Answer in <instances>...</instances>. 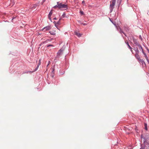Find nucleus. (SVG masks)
<instances>
[{"label":"nucleus","instance_id":"nucleus-14","mask_svg":"<svg viewBox=\"0 0 149 149\" xmlns=\"http://www.w3.org/2000/svg\"><path fill=\"white\" fill-rule=\"evenodd\" d=\"M144 126H145V129L146 130H148V128L147 127V124L146 123H144Z\"/></svg>","mask_w":149,"mask_h":149},{"label":"nucleus","instance_id":"nucleus-17","mask_svg":"<svg viewBox=\"0 0 149 149\" xmlns=\"http://www.w3.org/2000/svg\"><path fill=\"white\" fill-rule=\"evenodd\" d=\"M52 10H51V11L49 12V14L48 15V17H51L52 15Z\"/></svg>","mask_w":149,"mask_h":149},{"label":"nucleus","instance_id":"nucleus-5","mask_svg":"<svg viewBox=\"0 0 149 149\" xmlns=\"http://www.w3.org/2000/svg\"><path fill=\"white\" fill-rule=\"evenodd\" d=\"M132 38L133 41L134 42V44L135 45V46H139L140 45L139 43L138 42H137V40L136 39H135L134 37L132 36Z\"/></svg>","mask_w":149,"mask_h":149},{"label":"nucleus","instance_id":"nucleus-23","mask_svg":"<svg viewBox=\"0 0 149 149\" xmlns=\"http://www.w3.org/2000/svg\"><path fill=\"white\" fill-rule=\"evenodd\" d=\"M141 62L142 63V64L143 65V64H144L145 65H146L145 62L143 60H142L141 61Z\"/></svg>","mask_w":149,"mask_h":149},{"label":"nucleus","instance_id":"nucleus-15","mask_svg":"<svg viewBox=\"0 0 149 149\" xmlns=\"http://www.w3.org/2000/svg\"><path fill=\"white\" fill-rule=\"evenodd\" d=\"M49 32L52 35H55L56 34L55 32V31H50Z\"/></svg>","mask_w":149,"mask_h":149},{"label":"nucleus","instance_id":"nucleus-43","mask_svg":"<svg viewBox=\"0 0 149 149\" xmlns=\"http://www.w3.org/2000/svg\"><path fill=\"white\" fill-rule=\"evenodd\" d=\"M45 1V0H43V2H44Z\"/></svg>","mask_w":149,"mask_h":149},{"label":"nucleus","instance_id":"nucleus-31","mask_svg":"<svg viewBox=\"0 0 149 149\" xmlns=\"http://www.w3.org/2000/svg\"><path fill=\"white\" fill-rule=\"evenodd\" d=\"M52 39H51V40H49V39H47V41L48 42V41H51V40Z\"/></svg>","mask_w":149,"mask_h":149},{"label":"nucleus","instance_id":"nucleus-6","mask_svg":"<svg viewBox=\"0 0 149 149\" xmlns=\"http://www.w3.org/2000/svg\"><path fill=\"white\" fill-rule=\"evenodd\" d=\"M51 26H48L43 28L42 29V31H45L50 30L51 29Z\"/></svg>","mask_w":149,"mask_h":149},{"label":"nucleus","instance_id":"nucleus-28","mask_svg":"<svg viewBox=\"0 0 149 149\" xmlns=\"http://www.w3.org/2000/svg\"><path fill=\"white\" fill-rule=\"evenodd\" d=\"M142 52L143 54L144 55L145 57L147 56L146 54L144 52Z\"/></svg>","mask_w":149,"mask_h":149},{"label":"nucleus","instance_id":"nucleus-29","mask_svg":"<svg viewBox=\"0 0 149 149\" xmlns=\"http://www.w3.org/2000/svg\"><path fill=\"white\" fill-rule=\"evenodd\" d=\"M48 17V18L52 22V19L51 18V17Z\"/></svg>","mask_w":149,"mask_h":149},{"label":"nucleus","instance_id":"nucleus-2","mask_svg":"<svg viewBox=\"0 0 149 149\" xmlns=\"http://www.w3.org/2000/svg\"><path fill=\"white\" fill-rule=\"evenodd\" d=\"M116 0H112L111 2H110L111 3L110 5L109 9L110 10V13H111L114 8V6L115 5Z\"/></svg>","mask_w":149,"mask_h":149},{"label":"nucleus","instance_id":"nucleus-8","mask_svg":"<svg viewBox=\"0 0 149 149\" xmlns=\"http://www.w3.org/2000/svg\"><path fill=\"white\" fill-rule=\"evenodd\" d=\"M41 61V59H40L39 60V63H38L36 67V68L33 71H32V72H35V71H36L38 70V67H39V66L40 65V64Z\"/></svg>","mask_w":149,"mask_h":149},{"label":"nucleus","instance_id":"nucleus-30","mask_svg":"<svg viewBox=\"0 0 149 149\" xmlns=\"http://www.w3.org/2000/svg\"><path fill=\"white\" fill-rule=\"evenodd\" d=\"M129 49H130L132 53V48L131 47V48Z\"/></svg>","mask_w":149,"mask_h":149},{"label":"nucleus","instance_id":"nucleus-20","mask_svg":"<svg viewBox=\"0 0 149 149\" xmlns=\"http://www.w3.org/2000/svg\"><path fill=\"white\" fill-rule=\"evenodd\" d=\"M135 56L136 58L140 57L139 55V53L135 54Z\"/></svg>","mask_w":149,"mask_h":149},{"label":"nucleus","instance_id":"nucleus-32","mask_svg":"<svg viewBox=\"0 0 149 149\" xmlns=\"http://www.w3.org/2000/svg\"><path fill=\"white\" fill-rule=\"evenodd\" d=\"M15 17H12V20L13 21V20L15 19ZM12 22H13V21H12Z\"/></svg>","mask_w":149,"mask_h":149},{"label":"nucleus","instance_id":"nucleus-27","mask_svg":"<svg viewBox=\"0 0 149 149\" xmlns=\"http://www.w3.org/2000/svg\"><path fill=\"white\" fill-rule=\"evenodd\" d=\"M138 60V61H141L142 60H141L140 58V57L139 58H137Z\"/></svg>","mask_w":149,"mask_h":149},{"label":"nucleus","instance_id":"nucleus-19","mask_svg":"<svg viewBox=\"0 0 149 149\" xmlns=\"http://www.w3.org/2000/svg\"><path fill=\"white\" fill-rule=\"evenodd\" d=\"M109 20L110 21L115 25H116V23L115 22H114L113 21H112V19L111 18H109Z\"/></svg>","mask_w":149,"mask_h":149},{"label":"nucleus","instance_id":"nucleus-37","mask_svg":"<svg viewBox=\"0 0 149 149\" xmlns=\"http://www.w3.org/2000/svg\"><path fill=\"white\" fill-rule=\"evenodd\" d=\"M82 3H85V1H82Z\"/></svg>","mask_w":149,"mask_h":149},{"label":"nucleus","instance_id":"nucleus-16","mask_svg":"<svg viewBox=\"0 0 149 149\" xmlns=\"http://www.w3.org/2000/svg\"><path fill=\"white\" fill-rule=\"evenodd\" d=\"M119 33H120V34H121L122 33H124V31L122 30V29L120 28H119Z\"/></svg>","mask_w":149,"mask_h":149},{"label":"nucleus","instance_id":"nucleus-7","mask_svg":"<svg viewBox=\"0 0 149 149\" xmlns=\"http://www.w3.org/2000/svg\"><path fill=\"white\" fill-rule=\"evenodd\" d=\"M61 18H60L59 19L58 21L56 23H55V27L58 30H59V29L58 28V25H60V21L61 20Z\"/></svg>","mask_w":149,"mask_h":149},{"label":"nucleus","instance_id":"nucleus-12","mask_svg":"<svg viewBox=\"0 0 149 149\" xmlns=\"http://www.w3.org/2000/svg\"><path fill=\"white\" fill-rule=\"evenodd\" d=\"M74 33L75 34L79 37H80L81 36V34L80 33H79L76 32H75Z\"/></svg>","mask_w":149,"mask_h":149},{"label":"nucleus","instance_id":"nucleus-21","mask_svg":"<svg viewBox=\"0 0 149 149\" xmlns=\"http://www.w3.org/2000/svg\"><path fill=\"white\" fill-rule=\"evenodd\" d=\"M79 23L83 24L84 25H86V23H81V21H78Z\"/></svg>","mask_w":149,"mask_h":149},{"label":"nucleus","instance_id":"nucleus-35","mask_svg":"<svg viewBox=\"0 0 149 149\" xmlns=\"http://www.w3.org/2000/svg\"><path fill=\"white\" fill-rule=\"evenodd\" d=\"M147 61L148 62V63H149V60L148 59H147Z\"/></svg>","mask_w":149,"mask_h":149},{"label":"nucleus","instance_id":"nucleus-11","mask_svg":"<svg viewBox=\"0 0 149 149\" xmlns=\"http://www.w3.org/2000/svg\"><path fill=\"white\" fill-rule=\"evenodd\" d=\"M133 49L134 50V51H135V53L136 54L137 53H139V51L138 50V49L137 47L135 48L134 47Z\"/></svg>","mask_w":149,"mask_h":149},{"label":"nucleus","instance_id":"nucleus-9","mask_svg":"<svg viewBox=\"0 0 149 149\" xmlns=\"http://www.w3.org/2000/svg\"><path fill=\"white\" fill-rule=\"evenodd\" d=\"M123 29L126 32H128L129 30V28L127 26H124L123 27Z\"/></svg>","mask_w":149,"mask_h":149},{"label":"nucleus","instance_id":"nucleus-26","mask_svg":"<svg viewBox=\"0 0 149 149\" xmlns=\"http://www.w3.org/2000/svg\"><path fill=\"white\" fill-rule=\"evenodd\" d=\"M65 13H63L62 16V17L64 18L65 17Z\"/></svg>","mask_w":149,"mask_h":149},{"label":"nucleus","instance_id":"nucleus-24","mask_svg":"<svg viewBox=\"0 0 149 149\" xmlns=\"http://www.w3.org/2000/svg\"><path fill=\"white\" fill-rule=\"evenodd\" d=\"M54 45H51V44H49V45H47V47H54Z\"/></svg>","mask_w":149,"mask_h":149},{"label":"nucleus","instance_id":"nucleus-10","mask_svg":"<svg viewBox=\"0 0 149 149\" xmlns=\"http://www.w3.org/2000/svg\"><path fill=\"white\" fill-rule=\"evenodd\" d=\"M38 5V4H33L31 6V8L32 9H34L36 8V7Z\"/></svg>","mask_w":149,"mask_h":149},{"label":"nucleus","instance_id":"nucleus-40","mask_svg":"<svg viewBox=\"0 0 149 149\" xmlns=\"http://www.w3.org/2000/svg\"><path fill=\"white\" fill-rule=\"evenodd\" d=\"M121 36H122V37L123 38H124V36H123V35L122 34H121Z\"/></svg>","mask_w":149,"mask_h":149},{"label":"nucleus","instance_id":"nucleus-36","mask_svg":"<svg viewBox=\"0 0 149 149\" xmlns=\"http://www.w3.org/2000/svg\"><path fill=\"white\" fill-rule=\"evenodd\" d=\"M123 34L125 35V36H126V37L127 36L126 35L125 33H123Z\"/></svg>","mask_w":149,"mask_h":149},{"label":"nucleus","instance_id":"nucleus-41","mask_svg":"<svg viewBox=\"0 0 149 149\" xmlns=\"http://www.w3.org/2000/svg\"><path fill=\"white\" fill-rule=\"evenodd\" d=\"M53 23H54V24H55V23H56V22H55V21H54L53 22Z\"/></svg>","mask_w":149,"mask_h":149},{"label":"nucleus","instance_id":"nucleus-4","mask_svg":"<svg viewBox=\"0 0 149 149\" xmlns=\"http://www.w3.org/2000/svg\"><path fill=\"white\" fill-rule=\"evenodd\" d=\"M143 143L144 144L143 146H146V145H147L148 147H149V141L147 139L145 138H143Z\"/></svg>","mask_w":149,"mask_h":149},{"label":"nucleus","instance_id":"nucleus-45","mask_svg":"<svg viewBox=\"0 0 149 149\" xmlns=\"http://www.w3.org/2000/svg\"><path fill=\"white\" fill-rule=\"evenodd\" d=\"M142 137V135H141V137Z\"/></svg>","mask_w":149,"mask_h":149},{"label":"nucleus","instance_id":"nucleus-46","mask_svg":"<svg viewBox=\"0 0 149 149\" xmlns=\"http://www.w3.org/2000/svg\"><path fill=\"white\" fill-rule=\"evenodd\" d=\"M48 65H49V64H47V66H48Z\"/></svg>","mask_w":149,"mask_h":149},{"label":"nucleus","instance_id":"nucleus-3","mask_svg":"<svg viewBox=\"0 0 149 149\" xmlns=\"http://www.w3.org/2000/svg\"><path fill=\"white\" fill-rule=\"evenodd\" d=\"M65 46H63L60 49L57 53V56L56 58H58L59 57L60 55H61L63 53V52L65 49Z\"/></svg>","mask_w":149,"mask_h":149},{"label":"nucleus","instance_id":"nucleus-13","mask_svg":"<svg viewBox=\"0 0 149 149\" xmlns=\"http://www.w3.org/2000/svg\"><path fill=\"white\" fill-rule=\"evenodd\" d=\"M125 43L127 45V46H128V47L129 48H131V46L130 45H129V44L128 42L127 41H125Z\"/></svg>","mask_w":149,"mask_h":149},{"label":"nucleus","instance_id":"nucleus-33","mask_svg":"<svg viewBox=\"0 0 149 149\" xmlns=\"http://www.w3.org/2000/svg\"><path fill=\"white\" fill-rule=\"evenodd\" d=\"M145 58H146V60H147V59H148V57H147V56H145Z\"/></svg>","mask_w":149,"mask_h":149},{"label":"nucleus","instance_id":"nucleus-1","mask_svg":"<svg viewBox=\"0 0 149 149\" xmlns=\"http://www.w3.org/2000/svg\"><path fill=\"white\" fill-rule=\"evenodd\" d=\"M57 4L54 6L53 7L54 8H58L59 9L65 8V9H68V6L67 5L63 4L62 3H60L58 2L57 3Z\"/></svg>","mask_w":149,"mask_h":149},{"label":"nucleus","instance_id":"nucleus-42","mask_svg":"<svg viewBox=\"0 0 149 149\" xmlns=\"http://www.w3.org/2000/svg\"><path fill=\"white\" fill-rule=\"evenodd\" d=\"M54 69H53V70L52 71V72H54Z\"/></svg>","mask_w":149,"mask_h":149},{"label":"nucleus","instance_id":"nucleus-22","mask_svg":"<svg viewBox=\"0 0 149 149\" xmlns=\"http://www.w3.org/2000/svg\"><path fill=\"white\" fill-rule=\"evenodd\" d=\"M48 42L47 41V40H46L45 41H43V42H42V43H41V44H45V43H47Z\"/></svg>","mask_w":149,"mask_h":149},{"label":"nucleus","instance_id":"nucleus-39","mask_svg":"<svg viewBox=\"0 0 149 149\" xmlns=\"http://www.w3.org/2000/svg\"><path fill=\"white\" fill-rule=\"evenodd\" d=\"M147 49L148 51V53H149V49L148 48H147Z\"/></svg>","mask_w":149,"mask_h":149},{"label":"nucleus","instance_id":"nucleus-25","mask_svg":"<svg viewBox=\"0 0 149 149\" xmlns=\"http://www.w3.org/2000/svg\"><path fill=\"white\" fill-rule=\"evenodd\" d=\"M79 13L81 15H84V12L82 11H80L79 12Z\"/></svg>","mask_w":149,"mask_h":149},{"label":"nucleus","instance_id":"nucleus-44","mask_svg":"<svg viewBox=\"0 0 149 149\" xmlns=\"http://www.w3.org/2000/svg\"><path fill=\"white\" fill-rule=\"evenodd\" d=\"M148 149H149V147H148Z\"/></svg>","mask_w":149,"mask_h":149},{"label":"nucleus","instance_id":"nucleus-38","mask_svg":"<svg viewBox=\"0 0 149 149\" xmlns=\"http://www.w3.org/2000/svg\"><path fill=\"white\" fill-rule=\"evenodd\" d=\"M53 19L54 20H56L57 19V18L56 17H54V18Z\"/></svg>","mask_w":149,"mask_h":149},{"label":"nucleus","instance_id":"nucleus-34","mask_svg":"<svg viewBox=\"0 0 149 149\" xmlns=\"http://www.w3.org/2000/svg\"><path fill=\"white\" fill-rule=\"evenodd\" d=\"M139 37H140V38L141 39V40H142V38L141 36L140 35Z\"/></svg>","mask_w":149,"mask_h":149},{"label":"nucleus","instance_id":"nucleus-18","mask_svg":"<svg viewBox=\"0 0 149 149\" xmlns=\"http://www.w3.org/2000/svg\"><path fill=\"white\" fill-rule=\"evenodd\" d=\"M138 47H139L140 49L141 50L142 52H144L143 48L140 45Z\"/></svg>","mask_w":149,"mask_h":149}]
</instances>
